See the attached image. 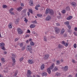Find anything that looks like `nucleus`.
<instances>
[{
    "label": "nucleus",
    "instance_id": "nucleus-42",
    "mask_svg": "<svg viewBox=\"0 0 77 77\" xmlns=\"http://www.w3.org/2000/svg\"><path fill=\"white\" fill-rule=\"evenodd\" d=\"M18 20L17 19L16 20V21H15V24H18Z\"/></svg>",
    "mask_w": 77,
    "mask_h": 77
},
{
    "label": "nucleus",
    "instance_id": "nucleus-13",
    "mask_svg": "<svg viewBox=\"0 0 77 77\" xmlns=\"http://www.w3.org/2000/svg\"><path fill=\"white\" fill-rule=\"evenodd\" d=\"M23 9V7H20L18 8L17 9V11H19V12H20V11H21V10Z\"/></svg>",
    "mask_w": 77,
    "mask_h": 77
},
{
    "label": "nucleus",
    "instance_id": "nucleus-63",
    "mask_svg": "<svg viewBox=\"0 0 77 77\" xmlns=\"http://www.w3.org/2000/svg\"><path fill=\"white\" fill-rule=\"evenodd\" d=\"M68 77H72V75H69Z\"/></svg>",
    "mask_w": 77,
    "mask_h": 77
},
{
    "label": "nucleus",
    "instance_id": "nucleus-8",
    "mask_svg": "<svg viewBox=\"0 0 77 77\" xmlns=\"http://www.w3.org/2000/svg\"><path fill=\"white\" fill-rule=\"evenodd\" d=\"M28 63L29 64H33V63H34V62L33 61V60H29L28 61Z\"/></svg>",
    "mask_w": 77,
    "mask_h": 77
},
{
    "label": "nucleus",
    "instance_id": "nucleus-47",
    "mask_svg": "<svg viewBox=\"0 0 77 77\" xmlns=\"http://www.w3.org/2000/svg\"><path fill=\"white\" fill-rule=\"evenodd\" d=\"M12 56H13V57H15V54H12Z\"/></svg>",
    "mask_w": 77,
    "mask_h": 77
},
{
    "label": "nucleus",
    "instance_id": "nucleus-60",
    "mask_svg": "<svg viewBox=\"0 0 77 77\" xmlns=\"http://www.w3.org/2000/svg\"><path fill=\"white\" fill-rule=\"evenodd\" d=\"M4 54H7V52L5 51L4 52Z\"/></svg>",
    "mask_w": 77,
    "mask_h": 77
},
{
    "label": "nucleus",
    "instance_id": "nucleus-58",
    "mask_svg": "<svg viewBox=\"0 0 77 77\" xmlns=\"http://www.w3.org/2000/svg\"><path fill=\"white\" fill-rule=\"evenodd\" d=\"M35 35V36H38L39 35V34H38L36 32Z\"/></svg>",
    "mask_w": 77,
    "mask_h": 77
},
{
    "label": "nucleus",
    "instance_id": "nucleus-18",
    "mask_svg": "<svg viewBox=\"0 0 77 77\" xmlns=\"http://www.w3.org/2000/svg\"><path fill=\"white\" fill-rule=\"evenodd\" d=\"M45 68V65H44V64H42L41 65V70H43V69H44Z\"/></svg>",
    "mask_w": 77,
    "mask_h": 77
},
{
    "label": "nucleus",
    "instance_id": "nucleus-43",
    "mask_svg": "<svg viewBox=\"0 0 77 77\" xmlns=\"http://www.w3.org/2000/svg\"><path fill=\"white\" fill-rule=\"evenodd\" d=\"M24 21H25V22H27L28 21V20H27V19H26V18L25 17L24 18Z\"/></svg>",
    "mask_w": 77,
    "mask_h": 77
},
{
    "label": "nucleus",
    "instance_id": "nucleus-20",
    "mask_svg": "<svg viewBox=\"0 0 77 77\" xmlns=\"http://www.w3.org/2000/svg\"><path fill=\"white\" fill-rule=\"evenodd\" d=\"M5 46V43H0V47L2 48V47H3Z\"/></svg>",
    "mask_w": 77,
    "mask_h": 77
},
{
    "label": "nucleus",
    "instance_id": "nucleus-54",
    "mask_svg": "<svg viewBox=\"0 0 77 77\" xmlns=\"http://www.w3.org/2000/svg\"><path fill=\"white\" fill-rule=\"evenodd\" d=\"M74 30H75V31H77V27H75Z\"/></svg>",
    "mask_w": 77,
    "mask_h": 77
},
{
    "label": "nucleus",
    "instance_id": "nucleus-19",
    "mask_svg": "<svg viewBox=\"0 0 77 77\" xmlns=\"http://www.w3.org/2000/svg\"><path fill=\"white\" fill-rule=\"evenodd\" d=\"M12 60H13V62L14 63H13V65H15V58H13L12 57H11Z\"/></svg>",
    "mask_w": 77,
    "mask_h": 77
},
{
    "label": "nucleus",
    "instance_id": "nucleus-6",
    "mask_svg": "<svg viewBox=\"0 0 77 77\" xmlns=\"http://www.w3.org/2000/svg\"><path fill=\"white\" fill-rule=\"evenodd\" d=\"M71 6H72L73 7H76L77 6V4L75 2H73L71 3Z\"/></svg>",
    "mask_w": 77,
    "mask_h": 77
},
{
    "label": "nucleus",
    "instance_id": "nucleus-28",
    "mask_svg": "<svg viewBox=\"0 0 77 77\" xmlns=\"http://www.w3.org/2000/svg\"><path fill=\"white\" fill-rule=\"evenodd\" d=\"M60 73L59 72H57L55 75V76H57L58 77L60 76Z\"/></svg>",
    "mask_w": 77,
    "mask_h": 77
},
{
    "label": "nucleus",
    "instance_id": "nucleus-62",
    "mask_svg": "<svg viewBox=\"0 0 77 77\" xmlns=\"http://www.w3.org/2000/svg\"><path fill=\"white\" fill-rule=\"evenodd\" d=\"M27 14L28 15V16H29L30 15V13H29V12H27Z\"/></svg>",
    "mask_w": 77,
    "mask_h": 77
},
{
    "label": "nucleus",
    "instance_id": "nucleus-48",
    "mask_svg": "<svg viewBox=\"0 0 77 77\" xmlns=\"http://www.w3.org/2000/svg\"><path fill=\"white\" fill-rule=\"evenodd\" d=\"M65 12H66V11L65 10H63L62 11V13H63V14L65 13Z\"/></svg>",
    "mask_w": 77,
    "mask_h": 77
},
{
    "label": "nucleus",
    "instance_id": "nucleus-44",
    "mask_svg": "<svg viewBox=\"0 0 77 77\" xmlns=\"http://www.w3.org/2000/svg\"><path fill=\"white\" fill-rule=\"evenodd\" d=\"M23 59H24V58H23V57L20 58V61H22V60H23Z\"/></svg>",
    "mask_w": 77,
    "mask_h": 77
},
{
    "label": "nucleus",
    "instance_id": "nucleus-2",
    "mask_svg": "<svg viewBox=\"0 0 77 77\" xmlns=\"http://www.w3.org/2000/svg\"><path fill=\"white\" fill-rule=\"evenodd\" d=\"M48 13H49L50 14L52 15V14H53L54 12H53V10L47 8L46 10L45 14H48Z\"/></svg>",
    "mask_w": 77,
    "mask_h": 77
},
{
    "label": "nucleus",
    "instance_id": "nucleus-3",
    "mask_svg": "<svg viewBox=\"0 0 77 77\" xmlns=\"http://www.w3.org/2000/svg\"><path fill=\"white\" fill-rule=\"evenodd\" d=\"M62 44L63 45H64L65 47H67L68 46V45H69V43L68 42H65L64 41H62L61 42Z\"/></svg>",
    "mask_w": 77,
    "mask_h": 77
},
{
    "label": "nucleus",
    "instance_id": "nucleus-4",
    "mask_svg": "<svg viewBox=\"0 0 77 77\" xmlns=\"http://www.w3.org/2000/svg\"><path fill=\"white\" fill-rule=\"evenodd\" d=\"M17 30L18 33L20 34V35H21L23 33V30L20 28H18L17 29Z\"/></svg>",
    "mask_w": 77,
    "mask_h": 77
},
{
    "label": "nucleus",
    "instance_id": "nucleus-53",
    "mask_svg": "<svg viewBox=\"0 0 77 77\" xmlns=\"http://www.w3.org/2000/svg\"><path fill=\"white\" fill-rule=\"evenodd\" d=\"M20 46L21 47H22L23 45V43H20Z\"/></svg>",
    "mask_w": 77,
    "mask_h": 77
},
{
    "label": "nucleus",
    "instance_id": "nucleus-7",
    "mask_svg": "<svg viewBox=\"0 0 77 77\" xmlns=\"http://www.w3.org/2000/svg\"><path fill=\"white\" fill-rule=\"evenodd\" d=\"M63 70L64 71H67L68 70V66H66L63 67Z\"/></svg>",
    "mask_w": 77,
    "mask_h": 77
},
{
    "label": "nucleus",
    "instance_id": "nucleus-30",
    "mask_svg": "<svg viewBox=\"0 0 77 77\" xmlns=\"http://www.w3.org/2000/svg\"><path fill=\"white\" fill-rule=\"evenodd\" d=\"M62 46H63L62 45L60 44H59V45H58V47L59 48H62V47H63Z\"/></svg>",
    "mask_w": 77,
    "mask_h": 77
},
{
    "label": "nucleus",
    "instance_id": "nucleus-21",
    "mask_svg": "<svg viewBox=\"0 0 77 77\" xmlns=\"http://www.w3.org/2000/svg\"><path fill=\"white\" fill-rule=\"evenodd\" d=\"M27 73L29 75H31L32 74V72L30 70H29L27 71Z\"/></svg>",
    "mask_w": 77,
    "mask_h": 77
},
{
    "label": "nucleus",
    "instance_id": "nucleus-24",
    "mask_svg": "<svg viewBox=\"0 0 77 77\" xmlns=\"http://www.w3.org/2000/svg\"><path fill=\"white\" fill-rule=\"evenodd\" d=\"M72 17L71 16H69L67 18V20H70L72 19Z\"/></svg>",
    "mask_w": 77,
    "mask_h": 77
},
{
    "label": "nucleus",
    "instance_id": "nucleus-37",
    "mask_svg": "<svg viewBox=\"0 0 77 77\" xmlns=\"http://www.w3.org/2000/svg\"><path fill=\"white\" fill-rule=\"evenodd\" d=\"M29 11L31 14H32L33 13V11H32V9H29Z\"/></svg>",
    "mask_w": 77,
    "mask_h": 77
},
{
    "label": "nucleus",
    "instance_id": "nucleus-40",
    "mask_svg": "<svg viewBox=\"0 0 77 77\" xmlns=\"http://www.w3.org/2000/svg\"><path fill=\"white\" fill-rule=\"evenodd\" d=\"M20 6L22 7H24V4L23 3H21L20 4Z\"/></svg>",
    "mask_w": 77,
    "mask_h": 77
},
{
    "label": "nucleus",
    "instance_id": "nucleus-26",
    "mask_svg": "<svg viewBox=\"0 0 77 77\" xmlns=\"http://www.w3.org/2000/svg\"><path fill=\"white\" fill-rule=\"evenodd\" d=\"M30 44L32 46H33L35 45V43L33 42L32 41H31L30 43Z\"/></svg>",
    "mask_w": 77,
    "mask_h": 77
},
{
    "label": "nucleus",
    "instance_id": "nucleus-15",
    "mask_svg": "<svg viewBox=\"0 0 77 77\" xmlns=\"http://www.w3.org/2000/svg\"><path fill=\"white\" fill-rule=\"evenodd\" d=\"M42 76L46 77V76H47V73L46 72H43L42 74Z\"/></svg>",
    "mask_w": 77,
    "mask_h": 77
},
{
    "label": "nucleus",
    "instance_id": "nucleus-38",
    "mask_svg": "<svg viewBox=\"0 0 77 77\" xmlns=\"http://www.w3.org/2000/svg\"><path fill=\"white\" fill-rule=\"evenodd\" d=\"M37 16L38 17H42V14H38L37 15Z\"/></svg>",
    "mask_w": 77,
    "mask_h": 77
},
{
    "label": "nucleus",
    "instance_id": "nucleus-46",
    "mask_svg": "<svg viewBox=\"0 0 77 77\" xmlns=\"http://www.w3.org/2000/svg\"><path fill=\"white\" fill-rule=\"evenodd\" d=\"M18 39H19V38H16L15 39V41H18Z\"/></svg>",
    "mask_w": 77,
    "mask_h": 77
},
{
    "label": "nucleus",
    "instance_id": "nucleus-27",
    "mask_svg": "<svg viewBox=\"0 0 77 77\" xmlns=\"http://www.w3.org/2000/svg\"><path fill=\"white\" fill-rule=\"evenodd\" d=\"M44 41H45V42H47V37L46 36H44Z\"/></svg>",
    "mask_w": 77,
    "mask_h": 77
},
{
    "label": "nucleus",
    "instance_id": "nucleus-22",
    "mask_svg": "<svg viewBox=\"0 0 77 77\" xmlns=\"http://www.w3.org/2000/svg\"><path fill=\"white\" fill-rule=\"evenodd\" d=\"M65 29H63V28L61 30V34H63V33H64V32H65Z\"/></svg>",
    "mask_w": 77,
    "mask_h": 77
},
{
    "label": "nucleus",
    "instance_id": "nucleus-59",
    "mask_svg": "<svg viewBox=\"0 0 77 77\" xmlns=\"http://www.w3.org/2000/svg\"><path fill=\"white\" fill-rule=\"evenodd\" d=\"M17 75V73H15L14 75V76H16V75Z\"/></svg>",
    "mask_w": 77,
    "mask_h": 77
},
{
    "label": "nucleus",
    "instance_id": "nucleus-31",
    "mask_svg": "<svg viewBox=\"0 0 77 77\" xmlns=\"http://www.w3.org/2000/svg\"><path fill=\"white\" fill-rule=\"evenodd\" d=\"M32 23H33V24H37V21L36 20H35L34 21H32L31 22Z\"/></svg>",
    "mask_w": 77,
    "mask_h": 77
},
{
    "label": "nucleus",
    "instance_id": "nucleus-55",
    "mask_svg": "<svg viewBox=\"0 0 77 77\" xmlns=\"http://www.w3.org/2000/svg\"><path fill=\"white\" fill-rule=\"evenodd\" d=\"M36 7H37V8H39V7H40V5H37L36 6Z\"/></svg>",
    "mask_w": 77,
    "mask_h": 77
},
{
    "label": "nucleus",
    "instance_id": "nucleus-57",
    "mask_svg": "<svg viewBox=\"0 0 77 77\" xmlns=\"http://www.w3.org/2000/svg\"><path fill=\"white\" fill-rule=\"evenodd\" d=\"M26 38L29 37V35L28 34L26 35Z\"/></svg>",
    "mask_w": 77,
    "mask_h": 77
},
{
    "label": "nucleus",
    "instance_id": "nucleus-1",
    "mask_svg": "<svg viewBox=\"0 0 77 77\" xmlns=\"http://www.w3.org/2000/svg\"><path fill=\"white\" fill-rule=\"evenodd\" d=\"M27 49H28V51L30 52L31 54H32L33 52H35L34 49H32V46H30V45H27Z\"/></svg>",
    "mask_w": 77,
    "mask_h": 77
},
{
    "label": "nucleus",
    "instance_id": "nucleus-10",
    "mask_svg": "<svg viewBox=\"0 0 77 77\" xmlns=\"http://www.w3.org/2000/svg\"><path fill=\"white\" fill-rule=\"evenodd\" d=\"M14 10V8H11L9 10V12L12 15H14V12H12V11Z\"/></svg>",
    "mask_w": 77,
    "mask_h": 77
},
{
    "label": "nucleus",
    "instance_id": "nucleus-35",
    "mask_svg": "<svg viewBox=\"0 0 77 77\" xmlns=\"http://www.w3.org/2000/svg\"><path fill=\"white\" fill-rule=\"evenodd\" d=\"M2 8H3L4 9H5V8H7V6L5 5H4L2 6Z\"/></svg>",
    "mask_w": 77,
    "mask_h": 77
},
{
    "label": "nucleus",
    "instance_id": "nucleus-12",
    "mask_svg": "<svg viewBox=\"0 0 77 77\" xmlns=\"http://www.w3.org/2000/svg\"><path fill=\"white\" fill-rule=\"evenodd\" d=\"M29 5L30 6H33V2L32 0H30L29 2Z\"/></svg>",
    "mask_w": 77,
    "mask_h": 77
},
{
    "label": "nucleus",
    "instance_id": "nucleus-29",
    "mask_svg": "<svg viewBox=\"0 0 77 77\" xmlns=\"http://www.w3.org/2000/svg\"><path fill=\"white\" fill-rule=\"evenodd\" d=\"M60 61L59 60H57L56 62V63L57 65H60Z\"/></svg>",
    "mask_w": 77,
    "mask_h": 77
},
{
    "label": "nucleus",
    "instance_id": "nucleus-51",
    "mask_svg": "<svg viewBox=\"0 0 77 77\" xmlns=\"http://www.w3.org/2000/svg\"><path fill=\"white\" fill-rule=\"evenodd\" d=\"M26 33H30V31L29 29H28L27 32H26Z\"/></svg>",
    "mask_w": 77,
    "mask_h": 77
},
{
    "label": "nucleus",
    "instance_id": "nucleus-11",
    "mask_svg": "<svg viewBox=\"0 0 77 77\" xmlns=\"http://www.w3.org/2000/svg\"><path fill=\"white\" fill-rule=\"evenodd\" d=\"M51 19V16H48L46 18V21H49Z\"/></svg>",
    "mask_w": 77,
    "mask_h": 77
},
{
    "label": "nucleus",
    "instance_id": "nucleus-49",
    "mask_svg": "<svg viewBox=\"0 0 77 77\" xmlns=\"http://www.w3.org/2000/svg\"><path fill=\"white\" fill-rule=\"evenodd\" d=\"M68 27L69 29H71V27L70 26V25H69L68 26Z\"/></svg>",
    "mask_w": 77,
    "mask_h": 77
},
{
    "label": "nucleus",
    "instance_id": "nucleus-45",
    "mask_svg": "<svg viewBox=\"0 0 77 77\" xmlns=\"http://www.w3.org/2000/svg\"><path fill=\"white\" fill-rule=\"evenodd\" d=\"M36 32H35V31H33L32 32V33L33 34V35H35V34L36 33Z\"/></svg>",
    "mask_w": 77,
    "mask_h": 77
},
{
    "label": "nucleus",
    "instance_id": "nucleus-39",
    "mask_svg": "<svg viewBox=\"0 0 77 77\" xmlns=\"http://www.w3.org/2000/svg\"><path fill=\"white\" fill-rule=\"evenodd\" d=\"M54 69L55 71H57L58 70V68L57 67H55Z\"/></svg>",
    "mask_w": 77,
    "mask_h": 77
},
{
    "label": "nucleus",
    "instance_id": "nucleus-61",
    "mask_svg": "<svg viewBox=\"0 0 77 77\" xmlns=\"http://www.w3.org/2000/svg\"><path fill=\"white\" fill-rule=\"evenodd\" d=\"M26 43H29V40H27L26 41Z\"/></svg>",
    "mask_w": 77,
    "mask_h": 77
},
{
    "label": "nucleus",
    "instance_id": "nucleus-52",
    "mask_svg": "<svg viewBox=\"0 0 77 77\" xmlns=\"http://www.w3.org/2000/svg\"><path fill=\"white\" fill-rule=\"evenodd\" d=\"M35 9H36V10L37 11H38V7H35Z\"/></svg>",
    "mask_w": 77,
    "mask_h": 77
},
{
    "label": "nucleus",
    "instance_id": "nucleus-32",
    "mask_svg": "<svg viewBox=\"0 0 77 77\" xmlns=\"http://www.w3.org/2000/svg\"><path fill=\"white\" fill-rule=\"evenodd\" d=\"M73 47L75 48H77V44L75 43L73 45Z\"/></svg>",
    "mask_w": 77,
    "mask_h": 77
},
{
    "label": "nucleus",
    "instance_id": "nucleus-64",
    "mask_svg": "<svg viewBox=\"0 0 77 77\" xmlns=\"http://www.w3.org/2000/svg\"><path fill=\"white\" fill-rule=\"evenodd\" d=\"M24 49H25V46L22 48V50H24Z\"/></svg>",
    "mask_w": 77,
    "mask_h": 77
},
{
    "label": "nucleus",
    "instance_id": "nucleus-5",
    "mask_svg": "<svg viewBox=\"0 0 77 77\" xmlns=\"http://www.w3.org/2000/svg\"><path fill=\"white\" fill-rule=\"evenodd\" d=\"M54 30L55 32V33H57V34H58V33H60V31L59 28H56Z\"/></svg>",
    "mask_w": 77,
    "mask_h": 77
},
{
    "label": "nucleus",
    "instance_id": "nucleus-36",
    "mask_svg": "<svg viewBox=\"0 0 77 77\" xmlns=\"http://www.w3.org/2000/svg\"><path fill=\"white\" fill-rule=\"evenodd\" d=\"M69 9H70V8H69V7H66V10H67V11H69Z\"/></svg>",
    "mask_w": 77,
    "mask_h": 77
},
{
    "label": "nucleus",
    "instance_id": "nucleus-34",
    "mask_svg": "<svg viewBox=\"0 0 77 77\" xmlns=\"http://www.w3.org/2000/svg\"><path fill=\"white\" fill-rule=\"evenodd\" d=\"M64 24L68 26V25H69V22L68 21H66L65 23Z\"/></svg>",
    "mask_w": 77,
    "mask_h": 77
},
{
    "label": "nucleus",
    "instance_id": "nucleus-16",
    "mask_svg": "<svg viewBox=\"0 0 77 77\" xmlns=\"http://www.w3.org/2000/svg\"><path fill=\"white\" fill-rule=\"evenodd\" d=\"M36 26V25L32 24L30 25V28H32V29H33V28H34V27H35V26Z\"/></svg>",
    "mask_w": 77,
    "mask_h": 77
},
{
    "label": "nucleus",
    "instance_id": "nucleus-14",
    "mask_svg": "<svg viewBox=\"0 0 77 77\" xmlns=\"http://www.w3.org/2000/svg\"><path fill=\"white\" fill-rule=\"evenodd\" d=\"M43 57L45 59H47L49 57V55L48 54H45Z\"/></svg>",
    "mask_w": 77,
    "mask_h": 77
},
{
    "label": "nucleus",
    "instance_id": "nucleus-23",
    "mask_svg": "<svg viewBox=\"0 0 77 77\" xmlns=\"http://www.w3.org/2000/svg\"><path fill=\"white\" fill-rule=\"evenodd\" d=\"M1 60L2 62V63H3L4 62H5V60L4 58H2L1 59Z\"/></svg>",
    "mask_w": 77,
    "mask_h": 77
},
{
    "label": "nucleus",
    "instance_id": "nucleus-50",
    "mask_svg": "<svg viewBox=\"0 0 77 77\" xmlns=\"http://www.w3.org/2000/svg\"><path fill=\"white\" fill-rule=\"evenodd\" d=\"M56 26H60V24H59V23H56Z\"/></svg>",
    "mask_w": 77,
    "mask_h": 77
},
{
    "label": "nucleus",
    "instance_id": "nucleus-56",
    "mask_svg": "<svg viewBox=\"0 0 77 77\" xmlns=\"http://www.w3.org/2000/svg\"><path fill=\"white\" fill-rule=\"evenodd\" d=\"M74 34L75 35V36H77V33L75 32H74Z\"/></svg>",
    "mask_w": 77,
    "mask_h": 77
},
{
    "label": "nucleus",
    "instance_id": "nucleus-33",
    "mask_svg": "<svg viewBox=\"0 0 77 77\" xmlns=\"http://www.w3.org/2000/svg\"><path fill=\"white\" fill-rule=\"evenodd\" d=\"M1 48V49H2V50H6V48H5V46H3V47H2V48Z\"/></svg>",
    "mask_w": 77,
    "mask_h": 77
},
{
    "label": "nucleus",
    "instance_id": "nucleus-25",
    "mask_svg": "<svg viewBox=\"0 0 77 77\" xmlns=\"http://www.w3.org/2000/svg\"><path fill=\"white\" fill-rule=\"evenodd\" d=\"M50 68H48L47 69V71L48 72L49 74H51V70H50Z\"/></svg>",
    "mask_w": 77,
    "mask_h": 77
},
{
    "label": "nucleus",
    "instance_id": "nucleus-17",
    "mask_svg": "<svg viewBox=\"0 0 77 77\" xmlns=\"http://www.w3.org/2000/svg\"><path fill=\"white\" fill-rule=\"evenodd\" d=\"M54 63H53L52 64L51 66L49 68L50 69H53L54 68Z\"/></svg>",
    "mask_w": 77,
    "mask_h": 77
},
{
    "label": "nucleus",
    "instance_id": "nucleus-9",
    "mask_svg": "<svg viewBox=\"0 0 77 77\" xmlns=\"http://www.w3.org/2000/svg\"><path fill=\"white\" fill-rule=\"evenodd\" d=\"M13 25H12V23H9L8 25V28L10 29H11L12 28V26Z\"/></svg>",
    "mask_w": 77,
    "mask_h": 77
},
{
    "label": "nucleus",
    "instance_id": "nucleus-41",
    "mask_svg": "<svg viewBox=\"0 0 77 77\" xmlns=\"http://www.w3.org/2000/svg\"><path fill=\"white\" fill-rule=\"evenodd\" d=\"M72 63H75V60H74V59H72Z\"/></svg>",
    "mask_w": 77,
    "mask_h": 77
}]
</instances>
